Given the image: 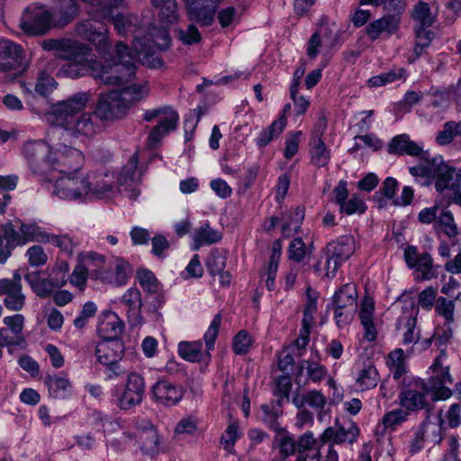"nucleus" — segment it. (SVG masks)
Listing matches in <instances>:
<instances>
[{"label":"nucleus","mask_w":461,"mask_h":461,"mask_svg":"<svg viewBox=\"0 0 461 461\" xmlns=\"http://www.w3.org/2000/svg\"><path fill=\"white\" fill-rule=\"evenodd\" d=\"M62 59L67 62L61 66L58 75L65 77L77 78L88 72L93 76L95 60L92 59V48L78 42Z\"/></svg>","instance_id":"39448f33"},{"label":"nucleus","mask_w":461,"mask_h":461,"mask_svg":"<svg viewBox=\"0 0 461 461\" xmlns=\"http://www.w3.org/2000/svg\"><path fill=\"white\" fill-rule=\"evenodd\" d=\"M453 379L449 374V367L433 373V375L426 383L429 389L433 393L432 400H446L452 395V391L446 386L451 384Z\"/></svg>","instance_id":"bb28decb"},{"label":"nucleus","mask_w":461,"mask_h":461,"mask_svg":"<svg viewBox=\"0 0 461 461\" xmlns=\"http://www.w3.org/2000/svg\"><path fill=\"white\" fill-rule=\"evenodd\" d=\"M206 265L211 275L216 276L217 273L224 270L226 267V257L219 251H213L209 256Z\"/></svg>","instance_id":"338daca9"},{"label":"nucleus","mask_w":461,"mask_h":461,"mask_svg":"<svg viewBox=\"0 0 461 461\" xmlns=\"http://www.w3.org/2000/svg\"><path fill=\"white\" fill-rule=\"evenodd\" d=\"M122 303L127 307L130 318L135 321H141L142 299L140 291L136 287L128 289L122 297Z\"/></svg>","instance_id":"f704fd0d"},{"label":"nucleus","mask_w":461,"mask_h":461,"mask_svg":"<svg viewBox=\"0 0 461 461\" xmlns=\"http://www.w3.org/2000/svg\"><path fill=\"white\" fill-rule=\"evenodd\" d=\"M430 392L423 380H415L409 388L400 393V404L407 411L426 410L429 411L430 404L426 400V396Z\"/></svg>","instance_id":"ddd939ff"},{"label":"nucleus","mask_w":461,"mask_h":461,"mask_svg":"<svg viewBox=\"0 0 461 461\" xmlns=\"http://www.w3.org/2000/svg\"><path fill=\"white\" fill-rule=\"evenodd\" d=\"M429 27H419L416 29V41L414 54L415 58H420L425 48L429 47L434 38V32L428 29Z\"/></svg>","instance_id":"864d4df0"},{"label":"nucleus","mask_w":461,"mask_h":461,"mask_svg":"<svg viewBox=\"0 0 461 461\" xmlns=\"http://www.w3.org/2000/svg\"><path fill=\"white\" fill-rule=\"evenodd\" d=\"M104 262L105 258L103 255L93 252L89 253L86 257V264L77 265L75 267L70 276V283L80 290H83L86 283L87 273L89 270L95 272V276L96 278H103V274L100 272V269L104 267Z\"/></svg>","instance_id":"aec40b11"},{"label":"nucleus","mask_w":461,"mask_h":461,"mask_svg":"<svg viewBox=\"0 0 461 461\" xmlns=\"http://www.w3.org/2000/svg\"><path fill=\"white\" fill-rule=\"evenodd\" d=\"M53 398L64 399L71 393L72 385L68 379L60 376H48L45 381Z\"/></svg>","instance_id":"ea45409f"},{"label":"nucleus","mask_w":461,"mask_h":461,"mask_svg":"<svg viewBox=\"0 0 461 461\" xmlns=\"http://www.w3.org/2000/svg\"><path fill=\"white\" fill-rule=\"evenodd\" d=\"M124 353V345L120 339L104 340L95 347V354L99 363L114 364L119 362Z\"/></svg>","instance_id":"393cba45"},{"label":"nucleus","mask_w":461,"mask_h":461,"mask_svg":"<svg viewBox=\"0 0 461 461\" xmlns=\"http://www.w3.org/2000/svg\"><path fill=\"white\" fill-rule=\"evenodd\" d=\"M304 218V210L303 208H295L290 214L289 220L282 225V232L288 237L292 232H297L300 225Z\"/></svg>","instance_id":"6e6d98bb"},{"label":"nucleus","mask_w":461,"mask_h":461,"mask_svg":"<svg viewBox=\"0 0 461 461\" xmlns=\"http://www.w3.org/2000/svg\"><path fill=\"white\" fill-rule=\"evenodd\" d=\"M285 125L286 118L284 115H280L277 120H275L271 125L264 130L256 139L257 145L260 148L268 145L275 138L281 134Z\"/></svg>","instance_id":"a19ab883"},{"label":"nucleus","mask_w":461,"mask_h":461,"mask_svg":"<svg viewBox=\"0 0 461 461\" xmlns=\"http://www.w3.org/2000/svg\"><path fill=\"white\" fill-rule=\"evenodd\" d=\"M221 239L219 231L212 229L209 224L202 225L194 234V249H199L203 245L218 242Z\"/></svg>","instance_id":"a18cd8bd"},{"label":"nucleus","mask_w":461,"mask_h":461,"mask_svg":"<svg viewBox=\"0 0 461 461\" xmlns=\"http://www.w3.org/2000/svg\"><path fill=\"white\" fill-rule=\"evenodd\" d=\"M431 178L435 180V188L438 193L442 194L445 190L456 193L460 189L459 171L444 161L441 156L432 158Z\"/></svg>","instance_id":"6e6552de"},{"label":"nucleus","mask_w":461,"mask_h":461,"mask_svg":"<svg viewBox=\"0 0 461 461\" xmlns=\"http://www.w3.org/2000/svg\"><path fill=\"white\" fill-rule=\"evenodd\" d=\"M388 151L398 155H410L425 158L428 151H423L422 148L416 142L411 140L407 135H398L394 137L389 146Z\"/></svg>","instance_id":"c85d7f7f"},{"label":"nucleus","mask_w":461,"mask_h":461,"mask_svg":"<svg viewBox=\"0 0 461 461\" xmlns=\"http://www.w3.org/2000/svg\"><path fill=\"white\" fill-rule=\"evenodd\" d=\"M221 322V313H217L204 333L203 339L205 342V346L208 351L212 350L214 348V342L219 334V329Z\"/></svg>","instance_id":"052dcab7"},{"label":"nucleus","mask_w":461,"mask_h":461,"mask_svg":"<svg viewBox=\"0 0 461 461\" xmlns=\"http://www.w3.org/2000/svg\"><path fill=\"white\" fill-rule=\"evenodd\" d=\"M357 292L354 284H346L334 294L335 319L339 327L346 326L357 309Z\"/></svg>","instance_id":"9d476101"},{"label":"nucleus","mask_w":461,"mask_h":461,"mask_svg":"<svg viewBox=\"0 0 461 461\" xmlns=\"http://www.w3.org/2000/svg\"><path fill=\"white\" fill-rule=\"evenodd\" d=\"M117 62L102 64L95 60L93 77L107 86H119L130 82L135 75V54L127 45L119 41L115 46Z\"/></svg>","instance_id":"7ed1b4c3"},{"label":"nucleus","mask_w":461,"mask_h":461,"mask_svg":"<svg viewBox=\"0 0 461 461\" xmlns=\"http://www.w3.org/2000/svg\"><path fill=\"white\" fill-rule=\"evenodd\" d=\"M360 4L375 6L383 5L384 9L389 13L388 14H398L400 18L405 7L404 0H360Z\"/></svg>","instance_id":"4d7b16f0"},{"label":"nucleus","mask_w":461,"mask_h":461,"mask_svg":"<svg viewBox=\"0 0 461 461\" xmlns=\"http://www.w3.org/2000/svg\"><path fill=\"white\" fill-rule=\"evenodd\" d=\"M304 366L307 370L309 379L314 383L321 382L327 375L326 367L315 362L309 360L303 361L300 366L301 371Z\"/></svg>","instance_id":"bf43d9fd"},{"label":"nucleus","mask_w":461,"mask_h":461,"mask_svg":"<svg viewBox=\"0 0 461 461\" xmlns=\"http://www.w3.org/2000/svg\"><path fill=\"white\" fill-rule=\"evenodd\" d=\"M151 5L158 10L159 23L172 25L179 18L176 0H150Z\"/></svg>","instance_id":"473e14b6"},{"label":"nucleus","mask_w":461,"mask_h":461,"mask_svg":"<svg viewBox=\"0 0 461 461\" xmlns=\"http://www.w3.org/2000/svg\"><path fill=\"white\" fill-rule=\"evenodd\" d=\"M145 380L136 372L130 373L127 376L124 389L118 398V407L123 411H129L140 405L145 397Z\"/></svg>","instance_id":"f8f14e48"},{"label":"nucleus","mask_w":461,"mask_h":461,"mask_svg":"<svg viewBox=\"0 0 461 461\" xmlns=\"http://www.w3.org/2000/svg\"><path fill=\"white\" fill-rule=\"evenodd\" d=\"M442 411H439L435 420L430 419V416H427L425 420L420 425L422 431L425 433L426 439H429V444L437 445L442 440V426L444 423L441 418Z\"/></svg>","instance_id":"c9c22d12"},{"label":"nucleus","mask_w":461,"mask_h":461,"mask_svg":"<svg viewBox=\"0 0 461 461\" xmlns=\"http://www.w3.org/2000/svg\"><path fill=\"white\" fill-rule=\"evenodd\" d=\"M146 86L131 85L121 90H112L100 95L95 112L101 121H113L123 118L131 105L146 95Z\"/></svg>","instance_id":"f03ea898"},{"label":"nucleus","mask_w":461,"mask_h":461,"mask_svg":"<svg viewBox=\"0 0 461 461\" xmlns=\"http://www.w3.org/2000/svg\"><path fill=\"white\" fill-rule=\"evenodd\" d=\"M51 14L42 6L31 5L23 13L19 27L27 35L45 34L50 29Z\"/></svg>","instance_id":"9b49d317"},{"label":"nucleus","mask_w":461,"mask_h":461,"mask_svg":"<svg viewBox=\"0 0 461 461\" xmlns=\"http://www.w3.org/2000/svg\"><path fill=\"white\" fill-rule=\"evenodd\" d=\"M331 50V47L326 45L321 38H319V34L313 33L307 43L306 54L309 59H315L320 53L328 57L330 54Z\"/></svg>","instance_id":"603ef678"},{"label":"nucleus","mask_w":461,"mask_h":461,"mask_svg":"<svg viewBox=\"0 0 461 461\" xmlns=\"http://www.w3.org/2000/svg\"><path fill=\"white\" fill-rule=\"evenodd\" d=\"M90 98L89 92H78L66 100L53 104L46 113L47 121L52 125L63 128L74 137L95 136L103 128V122L97 113L95 111L77 115L86 107Z\"/></svg>","instance_id":"f257e3e1"},{"label":"nucleus","mask_w":461,"mask_h":461,"mask_svg":"<svg viewBox=\"0 0 461 461\" xmlns=\"http://www.w3.org/2000/svg\"><path fill=\"white\" fill-rule=\"evenodd\" d=\"M436 226L450 240H456L461 235L453 213L446 208L439 212Z\"/></svg>","instance_id":"58836bf2"},{"label":"nucleus","mask_w":461,"mask_h":461,"mask_svg":"<svg viewBox=\"0 0 461 461\" xmlns=\"http://www.w3.org/2000/svg\"><path fill=\"white\" fill-rule=\"evenodd\" d=\"M413 19L419 23V27H430L434 22L430 8L427 3L419 2L412 11Z\"/></svg>","instance_id":"5fc2aeb1"},{"label":"nucleus","mask_w":461,"mask_h":461,"mask_svg":"<svg viewBox=\"0 0 461 461\" xmlns=\"http://www.w3.org/2000/svg\"><path fill=\"white\" fill-rule=\"evenodd\" d=\"M326 126L325 119L319 120L314 126L310 140L311 161L318 167H325L330 158V151L322 140Z\"/></svg>","instance_id":"6ab92c4d"},{"label":"nucleus","mask_w":461,"mask_h":461,"mask_svg":"<svg viewBox=\"0 0 461 461\" xmlns=\"http://www.w3.org/2000/svg\"><path fill=\"white\" fill-rule=\"evenodd\" d=\"M360 434V429L356 422L349 420L345 425L339 424L338 420L335 426L328 427L320 437L322 444L331 442L332 444H354Z\"/></svg>","instance_id":"2eb2a0df"},{"label":"nucleus","mask_w":461,"mask_h":461,"mask_svg":"<svg viewBox=\"0 0 461 461\" xmlns=\"http://www.w3.org/2000/svg\"><path fill=\"white\" fill-rule=\"evenodd\" d=\"M138 153H134L116 177L119 185H131L140 180L142 172L138 168Z\"/></svg>","instance_id":"e433bc0d"},{"label":"nucleus","mask_w":461,"mask_h":461,"mask_svg":"<svg viewBox=\"0 0 461 461\" xmlns=\"http://www.w3.org/2000/svg\"><path fill=\"white\" fill-rule=\"evenodd\" d=\"M399 23L398 14H385L370 23L366 28V32L372 41H375L383 33L388 35L394 33L399 28Z\"/></svg>","instance_id":"cd10ccee"},{"label":"nucleus","mask_w":461,"mask_h":461,"mask_svg":"<svg viewBox=\"0 0 461 461\" xmlns=\"http://www.w3.org/2000/svg\"><path fill=\"white\" fill-rule=\"evenodd\" d=\"M152 399L160 405L172 407L176 405L184 396V389L181 385L169 380L157 381L151 387Z\"/></svg>","instance_id":"a211bd4d"},{"label":"nucleus","mask_w":461,"mask_h":461,"mask_svg":"<svg viewBox=\"0 0 461 461\" xmlns=\"http://www.w3.org/2000/svg\"><path fill=\"white\" fill-rule=\"evenodd\" d=\"M4 323L6 327L0 329V345L13 346L20 345L24 341L23 330L24 327V316L14 314L4 318Z\"/></svg>","instance_id":"412c9836"},{"label":"nucleus","mask_w":461,"mask_h":461,"mask_svg":"<svg viewBox=\"0 0 461 461\" xmlns=\"http://www.w3.org/2000/svg\"><path fill=\"white\" fill-rule=\"evenodd\" d=\"M189 20L200 23L203 26L212 24L215 10L213 7L204 6L198 0H185Z\"/></svg>","instance_id":"2f4dec72"},{"label":"nucleus","mask_w":461,"mask_h":461,"mask_svg":"<svg viewBox=\"0 0 461 461\" xmlns=\"http://www.w3.org/2000/svg\"><path fill=\"white\" fill-rule=\"evenodd\" d=\"M87 195H93L97 198L109 196L113 194L116 176L113 172H91L85 176Z\"/></svg>","instance_id":"f3484780"},{"label":"nucleus","mask_w":461,"mask_h":461,"mask_svg":"<svg viewBox=\"0 0 461 461\" xmlns=\"http://www.w3.org/2000/svg\"><path fill=\"white\" fill-rule=\"evenodd\" d=\"M0 295H5L4 304L10 311L19 312L25 304V295L22 292V287L10 284L8 278L0 279Z\"/></svg>","instance_id":"a878e982"},{"label":"nucleus","mask_w":461,"mask_h":461,"mask_svg":"<svg viewBox=\"0 0 461 461\" xmlns=\"http://www.w3.org/2000/svg\"><path fill=\"white\" fill-rule=\"evenodd\" d=\"M123 330V321L113 312L105 311L98 316L96 331L103 339H119Z\"/></svg>","instance_id":"4be33fe9"},{"label":"nucleus","mask_w":461,"mask_h":461,"mask_svg":"<svg viewBox=\"0 0 461 461\" xmlns=\"http://www.w3.org/2000/svg\"><path fill=\"white\" fill-rule=\"evenodd\" d=\"M112 21L115 30L120 35H126L129 32L134 33V38L139 40L140 34L139 30V19L132 14H117L116 15H111L110 20Z\"/></svg>","instance_id":"72a5a7b5"},{"label":"nucleus","mask_w":461,"mask_h":461,"mask_svg":"<svg viewBox=\"0 0 461 461\" xmlns=\"http://www.w3.org/2000/svg\"><path fill=\"white\" fill-rule=\"evenodd\" d=\"M113 13V10L111 8L90 9L89 18L81 21L76 26L77 33L92 41L102 55L109 53L112 47L105 23L110 20Z\"/></svg>","instance_id":"20e7f679"},{"label":"nucleus","mask_w":461,"mask_h":461,"mask_svg":"<svg viewBox=\"0 0 461 461\" xmlns=\"http://www.w3.org/2000/svg\"><path fill=\"white\" fill-rule=\"evenodd\" d=\"M55 79L52 77L42 73L37 79L34 86V91L41 96H47L55 89Z\"/></svg>","instance_id":"680f3d73"},{"label":"nucleus","mask_w":461,"mask_h":461,"mask_svg":"<svg viewBox=\"0 0 461 461\" xmlns=\"http://www.w3.org/2000/svg\"><path fill=\"white\" fill-rule=\"evenodd\" d=\"M138 281L142 289L150 294H156L160 289V284L152 271L141 268L137 271Z\"/></svg>","instance_id":"09e8293b"},{"label":"nucleus","mask_w":461,"mask_h":461,"mask_svg":"<svg viewBox=\"0 0 461 461\" xmlns=\"http://www.w3.org/2000/svg\"><path fill=\"white\" fill-rule=\"evenodd\" d=\"M436 312L442 316L447 323H452L455 321V301L447 300L446 297H438L435 303Z\"/></svg>","instance_id":"13d9d810"},{"label":"nucleus","mask_w":461,"mask_h":461,"mask_svg":"<svg viewBox=\"0 0 461 461\" xmlns=\"http://www.w3.org/2000/svg\"><path fill=\"white\" fill-rule=\"evenodd\" d=\"M85 176L63 175L54 185L53 194L64 200H79L87 196Z\"/></svg>","instance_id":"4468645a"},{"label":"nucleus","mask_w":461,"mask_h":461,"mask_svg":"<svg viewBox=\"0 0 461 461\" xmlns=\"http://www.w3.org/2000/svg\"><path fill=\"white\" fill-rule=\"evenodd\" d=\"M178 36L179 40L185 45L196 44L202 41L201 33L194 24H189L185 30H178Z\"/></svg>","instance_id":"69168bd1"},{"label":"nucleus","mask_w":461,"mask_h":461,"mask_svg":"<svg viewBox=\"0 0 461 461\" xmlns=\"http://www.w3.org/2000/svg\"><path fill=\"white\" fill-rule=\"evenodd\" d=\"M57 10L66 23L75 17L77 13V6L75 0H59Z\"/></svg>","instance_id":"774afa93"},{"label":"nucleus","mask_w":461,"mask_h":461,"mask_svg":"<svg viewBox=\"0 0 461 461\" xmlns=\"http://www.w3.org/2000/svg\"><path fill=\"white\" fill-rule=\"evenodd\" d=\"M278 430L280 434L275 437L273 446L278 448L281 457L286 459L297 451L296 442L293 436L285 429H279Z\"/></svg>","instance_id":"37998d69"},{"label":"nucleus","mask_w":461,"mask_h":461,"mask_svg":"<svg viewBox=\"0 0 461 461\" xmlns=\"http://www.w3.org/2000/svg\"><path fill=\"white\" fill-rule=\"evenodd\" d=\"M404 259L411 268H415L421 274L422 279L429 280L433 277V260L429 253L420 254L414 246H409L404 250Z\"/></svg>","instance_id":"b1692460"},{"label":"nucleus","mask_w":461,"mask_h":461,"mask_svg":"<svg viewBox=\"0 0 461 461\" xmlns=\"http://www.w3.org/2000/svg\"><path fill=\"white\" fill-rule=\"evenodd\" d=\"M328 255H331L340 262L348 259L355 252V239L351 235H345L326 246Z\"/></svg>","instance_id":"7c9ffc66"},{"label":"nucleus","mask_w":461,"mask_h":461,"mask_svg":"<svg viewBox=\"0 0 461 461\" xmlns=\"http://www.w3.org/2000/svg\"><path fill=\"white\" fill-rule=\"evenodd\" d=\"M378 381L379 374L376 368L368 363L359 371L356 384L361 391H366L375 387Z\"/></svg>","instance_id":"c03bdc74"},{"label":"nucleus","mask_w":461,"mask_h":461,"mask_svg":"<svg viewBox=\"0 0 461 461\" xmlns=\"http://www.w3.org/2000/svg\"><path fill=\"white\" fill-rule=\"evenodd\" d=\"M144 427L148 431L140 435L141 450L147 455H157L160 450V438L157 429L150 421H145Z\"/></svg>","instance_id":"4c0bfd02"},{"label":"nucleus","mask_w":461,"mask_h":461,"mask_svg":"<svg viewBox=\"0 0 461 461\" xmlns=\"http://www.w3.org/2000/svg\"><path fill=\"white\" fill-rule=\"evenodd\" d=\"M160 115H164V117L151 130L149 136V141L152 145L158 143L165 135L175 131L178 122L177 113L169 106L148 110L143 115V119L146 122H151Z\"/></svg>","instance_id":"1a4fd4ad"},{"label":"nucleus","mask_w":461,"mask_h":461,"mask_svg":"<svg viewBox=\"0 0 461 461\" xmlns=\"http://www.w3.org/2000/svg\"><path fill=\"white\" fill-rule=\"evenodd\" d=\"M178 353L185 360L200 362L203 358L201 342H180Z\"/></svg>","instance_id":"8fccbe9b"},{"label":"nucleus","mask_w":461,"mask_h":461,"mask_svg":"<svg viewBox=\"0 0 461 461\" xmlns=\"http://www.w3.org/2000/svg\"><path fill=\"white\" fill-rule=\"evenodd\" d=\"M26 257L28 262L32 267H40L44 265L48 260V256L42 247L34 245L27 249Z\"/></svg>","instance_id":"0e129e2a"},{"label":"nucleus","mask_w":461,"mask_h":461,"mask_svg":"<svg viewBox=\"0 0 461 461\" xmlns=\"http://www.w3.org/2000/svg\"><path fill=\"white\" fill-rule=\"evenodd\" d=\"M28 68L29 60L23 47L12 41L0 39V71L10 73L15 78L21 77Z\"/></svg>","instance_id":"423d86ee"},{"label":"nucleus","mask_w":461,"mask_h":461,"mask_svg":"<svg viewBox=\"0 0 461 461\" xmlns=\"http://www.w3.org/2000/svg\"><path fill=\"white\" fill-rule=\"evenodd\" d=\"M79 41L70 39H47L41 41V46L45 50H57L59 59L67 57L66 55L74 48Z\"/></svg>","instance_id":"49530a36"},{"label":"nucleus","mask_w":461,"mask_h":461,"mask_svg":"<svg viewBox=\"0 0 461 461\" xmlns=\"http://www.w3.org/2000/svg\"><path fill=\"white\" fill-rule=\"evenodd\" d=\"M23 233L17 231L12 222L0 226V264H4L17 246H23Z\"/></svg>","instance_id":"5701e85b"},{"label":"nucleus","mask_w":461,"mask_h":461,"mask_svg":"<svg viewBox=\"0 0 461 461\" xmlns=\"http://www.w3.org/2000/svg\"><path fill=\"white\" fill-rule=\"evenodd\" d=\"M409 412L402 409H395L386 412L382 418L385 429L394 430L398 426L407 420Z\"/></svg>","instance_id":"3c124183"},{"label":"nucleus","mask_w":461,"mask_h":461,"mask_svg":"<svg viewBox=\"0 0 461 461\" xmlns=\"http://www.w3.org/2000/svg\"><path fill=\"white\" fill-rule=\"evenodd\" d=\"M20 232L23 233L24 245L29 241L47 243L50 238V234L36 223H22Z\"/></svg>","instance_id":"79ce46f5"},{"label":"nucleus","mask_w":461,"mask_h":461,"mask_svg":"<svg viewBox=\"0 0 461 461\" xmlns=\"http://www.w3.org/2000/svg\"><path fill=\"white\" fill-rule=\"evenodd\" d=\"M398 188V182L393 177H386L378 192L374 195V199L378 203L379 208H384L387 204V200L394 197Z\"/></svg>","instance_id":"de8ad7c7"},{"label":"nucleus","mask_w":461,"mask_h":461,"mask_svg":"<svg viewBox=\"0 0 461 461\" xmlns=\"http://www.w3.org/2000/svg\"><path fill=\"white\" fill-rule=\"evenodd\" d=\"M160 24H161V28L154 27L153 29L150 30V32L149 33L151 38L150 41H152V44L149 43V47H148L149 50H146L145 47L139 48L137 45H135L134 48H135L136 54H138L139 56H140V55L149 56L154 47H156L157 49H158L160 50H166L167 48H168V46L171 43V39L169 36V32L167 31V27H169L170 25H166L163 23H160ZM143 40L146 41L147 42H149V39L144 38Z\"/></svg>","instance_id":"c756f323"},{"label":"nucleus","mask_w":461,"mask_h":461,"mask_svg":"<svg viewBox=\"0 0 461 461\" xmlns=\"http://www.w3.org/2000/svg\"><path fill=\"white\" fill-rule=\"evenodd\" d=\"M340 212L351 215L353 213H364L366 210L365 203L356 195H353L350 199L344 202L339 206Z\"/></svg>","instance_id":"e2e57ef3"},{"label":"nucleus","mask_w":461,"mask_h":461,"mask_svg":"<svg viewBox=\"0 0 461 461\" xmlns=\"http://www.w3.org/2000/svg\"><path fill=\"white\" fill-rule=\"evenodd\" d=\"M24 155L34 173L44 174L50 167L49 158L52 150L42 140L29 141L23 148Z\"/></svg>","instance_id":"dca6fc26"},{"label":"nucleus","mask_w":461,"mask_h":461,"mask_svg":"<svg viewBox=\"0 0 461 461\" xmlns=\"http://www.w3.org/2000/svg\"><path fill=\"white\" fill-rule=\"evenodd\" d=\"M84 156L77 149L61 145L49 158L50 168L63 175L76 174L82 167Z\"/></svg>","instance_id":"0eeeda50"}]
</instances>
